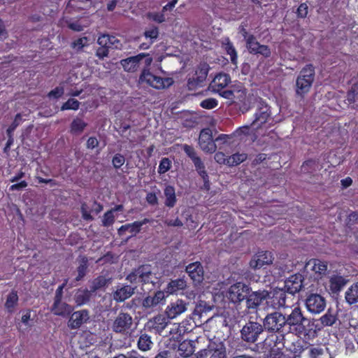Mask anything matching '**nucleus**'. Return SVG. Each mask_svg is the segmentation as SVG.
Returning a JSON list of instances; mask_svg holds the SVG:
<instances>
[{"label": "nucleus", "instance_id": "obj_44", "mask_svg": "<svg viewBox=\"0 0 358 358\" xmlns=\"http://www.w3.org/2000/svg\"><path fill=\"white\" fill-rule=\"evenodd\" d=\"M154 83V74L150 73L148 69H143L138 80L139 84L146 83L152 87Z\"/></svg>", "mask_w": 358, "mask_h": 358}, {"label": "nucleus", "instance_id": "obj_9", "mask_svg": "<svg viewBox=\"0 0 358 358\" xmlns=\"http://www.w3.org/2000/svg\"><path fill=\"white\" fill-rule=\"evenodd\" d=\"M251 292V287L242 282H238L231 285L227 291V297L234 303H241L245 299Z\"/></svg>", "mask_w": 358, "mask_h": 358}, {"label": "nucleus", "instance_id": "obj_28", "mask_svg": "<svg viewBox=\"0 0 358 358\" xmlns=\"http://www.w3.org/2000/svg\"><path fill=\"white\" fill-rule=\"evenodd\" d=\"M187 331L183 323H174L171 327L169 330L170 340L173 339L174 341L180 342L182 336Z\"/></svg>", "mask_w": 358, "mask_h": 358}, {"label": "nucleus", "instance_id": "obj_60", "mask_svg": "<svg viewBox=\"0 0 358 358\" xmlns=\"http://www.w3.org/2000/svg\"><path fill=\"white\" fill-rule=\"evenodd\" d=\"M197 308L200 312L206 313L210 312L213 308V306L208 304L204 301H201L197 306Z\"/></svg>", "mask_w": 358, "mask_h": 358}, {"label": "nucleus", "instance_id": "obj_35", "mask_svg": "<svg viewBox=\"0 0 358 358\" xmlns=\"http://www.w3.org/2000/svg\"><path fill=\"white\" fill-rule=\"evenodd\" d=\"M345 284L346 280L340 275H333L329 280V287L333 293L339 292Z\"/></svg>", "mask_w": 358, "mask_h": 358}, {"label": "nucleus", "instance_id": "obj_21", "mask_svg": "<svg viewBox=\"0 0 358 358\" xmlns=\"http://www.w3.org/2000/svg\"><path fill=\"white\" fill-rule=\"evenodd\" d=\"M186 272L195 283H200L203 279V269L200 262H196L186 266Z\"/></svg>", "mask_w": 358, "mask_h": 358}, {"label": "nucleus", "instance_id": "obj_52", "mask_svg": "<svg viewBox=\"0 0 358 358\" xmlns=\"http://www.w3.org/2000/svg\"><path fill=\"white\" fill-rule=\"evenodd\" d=\"M171 168V162L168 158H163L159 164L158 172L162 174L168 171Z\"/></svg>", "mask_w": 358, "mask_h": 358}, {"label": "nucleus", "instance_id": "obj_19", "mask_svg": "<svg viewBox=\"0 0 358 358\" xmlns=\"http://www.w3.org/2000/svg\"><path fill=\"white\" fill-rule=\"evenodd\" d=\"M90 320V313L87 310H80L73 313L68 321V327L71 329H79L83 324Z\"/></svg>", "mask_w": 358, "mask_h": 358}, {"label": "nucleus", "instance_id": "obj_40", "mask_svg": "<svg viewBox=\"0 0 358 358\" xmlns=\"http://www.w3.org/2000/svg\"><path fill=\"white\" fill-rule=\"evenodd\" d=\"M223 45L224 46V49H225L227 53L230 56V59H231V63L233 64L236 65L238 56H237L236 50L234 46L233 45L232 43L227 38L224 40Z\"/></svg>", "mask_w": 358, "mask_h": 358}, {"label": "nucleus", "instance_id": "obj_27", "mask_svg": "<svg viewBox=\"0 0 358 358\" xmlns=\"http://www.w3.org/2000/svg\"><path fill=\"white\" fill-rule=\"evenodd\" d=\"M135 289L136 287H132L129 285L123 286L114 292L113 299L117 302H122L134 294Z\"/></svg>", "mask_w": 358, "mask_h": 358}, {"label": "nucleus", "instance_id": "obj_4", "mask_svg": "<svg viewBox=\"0 0 358 358\" xmlns=\"http://www.w3.org/2000/svg\"><path fill=\"white\" fill-rule=\"evenodd\" d=\"M152 62V58L148 53H140L120 61L123 69L127 72H136L141 68L148 69Z\"/></svg>", "mask_w": 358, "mask_h": 358}, {"label": "nucleus", "instance_id": "obj_42", "mask_svg": "<svg viewBox=\"0 0 358 358\" xmlns=\"http://www.w3.org/2000/svg\"><path fill=\"white\" fill-rule=\"evenodd\" d=\"M248 157L245 153H235L227 158V165L229 166H237L246 160Z\"/></svg>", "mask_w": 358, "mask_h": 358}, {"label": "nucleus", "instance_id": "obj_13", "mask_svg": "<svg viewBox=\"0 0 358 358\" xmlns=\"http://www.w3.org/2000/svg\"><path fill=\"white\" fill-rule=\"evenodd\" d=\"M306 306L310 313L319 314L324 310L326 300L320 294H310L306 299Z\"/></svg>", "mask_w": 358, "mask_h": 358}, {"label": "nucleus", "instance_id": "obj_49", "mask_svg": "<svg viewBox=\"0 0 358 358\" xmlns=\"http://www.w3.org/2000/svg\"><path fill=\"white\" fill-rule=\"evenodd\" d=\"M144 36L146 38L151 40L156 39L159 36V30L157 27H152L148 29H146L144 32ZM153 41L150 43H152Z\"/></svg>", "mask_w": 358, "mask_h": 358}, {"label": "nucleus", "instance_id": "obj_14", "mask_svg": "<svg viewBox=\"0 0 358 358\" xmlns=\"http://www.w3.org/2000/svg\"><path fill=\"white\" fill-rule=\"evenodd\" d=\"M245 43L246 48L250 53L261 55L264 57H269L271 56V52L268 46L261 45L254 35L249 36L245 41Z\"/></svg>", "mask_w": 358, "mask_h": 358}, {"label": "nucleus", "instance_id": "obj_15", "mask_svg": "<svg viewBox=\"0 0 358 358\" xmlns=\"http://www.w3.org/2000/svg\"><path fill=\"white\" fill-rule=\"evenodd\" d=\"M189 303L182 299L170 303L166 308L165 314L169 319H175L187 311Z\"/></svg>", "mask_w": 358, "mask_h": 358}, {"label": "nucleus", "instance_id": "obj_30", "mask_svg": "<svg viewBox=\"0 0 358 358\" xmlns=\"http://www.w3.org/2000/svg\"><path fill=\"white\" fill-rule=\"evenodd\" d=\"M194 352V347L190 341H183L178 345V355L186 358L191 356Z\"/></svg>", "mask_w": 358, "mask_h": 358}, {"label": "nucleus", "instance_id": "obj_43", "mask_svg": "<svg viewBox=\"0 0 358 358\" xmlns=\"http://www.w3.org/2000/svg\"><path fill=\"white\" fill-rule=\"evenodd\" d=\"M336 314L330 309L320 318L321 323L324 326H332L336 322Z\"/></svg>", "mask_w": 358, "mask_h": 358}, {"label": "nucleus", "instance_id": "obj_39", "mask_svg": "<svg viewBox=\"0 0 358 358\" xmlns=\"http://www.w3.org/2000/svg\"><path fill=\"white\" fill-rule=\"evenodd\" d=\"M152 341L150 336L145 333H141L138 341V348L142 351H147L151 348Z\"/></svg>", "mask_w": 358, "mask_h": 358}, {"label": "nucleus", "instance_id": "obj_53", "mask_svg": "<svg viewBox=\"0 0 358 358\" xmlns=\"http://www.w3.org/2000/svg\"><path fill=\"white\" fill-rule=\"evenodd\" d=\"M114 220L115 217L113 210H108L103 215L102 220L103 225L105 227L110 226L114 222Z\"/></svg>", "mask_w": 358, "mask_h": 358}, {"label": "nucleus", "instance_id": "obj_29", "mask_svg": "<svg viewBox=\"0 0 358 358\" xmlns=\"http://www.w3.org/2000/svg\"><path fill=\"white\" fill-rule=\"evenodd\" d=\"M150 328L154 329L157 332L162 331L168 324L167 319L162 315H157L148 322Z\"/></svg>", "mask_w": 358, "mask_h": 358}, {"label": "nucleus", "instance_id": "obj_23", "mask_svg": "<svg viewBox=\"0 0 358 358\" xmlns=\"http://www.w3.org/2000/svg\"><path fill=\"white\" fill-rule=\"evenodd\" d=\"M230 76L226 73L217 74L210 84V89L214 92H220L230 83Z\"/></svg>", "mask_w": 358, "mask_h": 358}, {"label": "nucleus", "instance_id": "obj_63", "mask_svg": "<svg viewBox=\"0 0 358 358\" xmlns=\"http://www.w3.org/2000/svg\"><path fill=\"white\" fill-rule=\"evenodd\" d=\"M357 94V89L356 87H352L347 94V100L349 103H353L355 102Z\"/></svg>", "mask_w": 358, "mask_h": 358}, {"label": "nucleus", "instance_id": "obj_45", "mask_svg": "<svg viewBox=\"0 0 358 358\" xmlns=\"http://www.w3.org/2000/svg\"><path fill=\"white\" fill-rule=\"evenodd\" d=\"M109 280L106 279L104 276H99L95 278L91 284L90 289L91 292H95L96 290L100 289L108 283Z\"/></svg>", "mask_w": 358, "mask_h": 358}, {"label": "nucleus", "instance_id": "obj_51", "mask_svg": "<svg viewBox=\"0 0 358 358\" xmlns=\"http://www.w3.org/2000/svg\"><path fill=\"white\" fill-rule=\"evenodd\" d=\"M125 162L124 157L121 154H116L112 159V164L115 169H120Z\"/></svg>", "mask_w": 358, "mask_h": 358}, {"label": "nucleus", "instance_id": "obj_1", "mask_svg": "<svg viewBox=\"0 0 358 358\" xmlns=\"http://www.w3.org/2000/svg\"><path fill=\"white\" fill-rule=\"evenodd\" d=\"M285 320L289 331L294 332L298 336L308 334L310 321L303 315L300 307L293 308L287 316L285 315Z\"/></svg>", "mask_w": 358, "mask_h": 358}, {"label": "nucleus", "instance_id": "obj_18", "mask_svg": "<svg viewBox=\"0 0 358 358\" xmlns=\"http://www.w3.org/2000/svg\"><path fill=\"white\" fill-rule=\"evenodd\" d=\"M200 148L206 152H213L216 145L213 140L212 131L210 129H202L199 138Z\"/></svg>", "mask_w": 358, "mask_h": 358}, {"label": "nucleus", "instance_id": "obj_20", "mask_svg": "<svg viewBox=\"0 0 358 358\" xmlns=\"http://www.w3.org/2000/svg\"><path fill=\"white\" fill-rule=\"evenodd\" d=\"M266 294V290H258L250 292L246 297L247 308L250 310H257L260 304L264 301Z\"/></svg>", "mask_w": 358, "mask_h": 358}, {"label": "nucleus", "instance_id": "obj_46", "mask_svg": "<svg viewBox=\"0 0 358 358\" xmlns=\"http://www.w3.org/2000/svg\"><path fill=\"white\" fill-rule=\"evenodd\" d=\"M80 106V102L74 99H69L66 102H65L62 106L61 107L62 110H76L78 109Z\"/></svg>", "mask_w": 358, "mask_h": 358}, {"label": "nucleus", "instance_id": "obj_7", "mask_svg": "<svg viewBox=\"0 0 358 358\" xmlns=\"http://www.w3.org/2000/svg\"><path fill=\"white\" fill-rule=\"evenodd\" d=\"M134 319L132 316L123 311H120L112 322L111 330L122 335H127L132 331Z\"/></svg>", "mask_w": 358, "mask_h": 358}, {"label": "nucleus", "instance_id": "obj_37", "mask_svg": "<svg viewBox=\"0 0 358 358\" xmlns=\"http://www.w3.org/2000/svg\"><path fill=\"white\" fill-rule=\"evenodd\" d=\"M165 205L169 208H172L176 203V197L175 189L171 185H168L164 189Z\"/></svg>", "mask_w": 358, "mask_h": 358}, {"label": "nucleus", "instance_id": "obj_32", "mask_svg": "<svg viewBox=\"0 0 358 358\" xmlns=\"http://www.w3.org/2000/svg\"><path fill=\"white\" fill-rule=\"evenodd\" d=\"M87 123L79 117L73 120L70 125V133L73 135H80L83 132Z\"/></svg>", "mask_w": 358, "mask_h": 358}, {"label": "nucleus", "instance_id": "obj_54", "mask_svg": "<svg viewBox=\"0 0 358 358\" xmlns=\"http://www.w3.org/2000/svg\"><path fill=\"white\" fill-rule=\"evenodd\" d=\"M308 13V6L307 3H302L299 5L296 10L298 17L305 18Z\"/></svg>", "mask_w": 358, "mask_h": 358}, {"label": "nucleus", "instance_id": "obj_16", "mask_svg": "<svg viewBox=\"0 0 358 358\" xmlns=\"http://www.w3.org/2000/svg\"><path fill=\"white\" fill-rule=\"evenodd\" d=\"M273 257L268 251H261L256 253L250 261V266L253 269H259L264 265L272 264Z\"/></svg>", "mask_w": 358, "mask_h": 358}, {"label": "nucleus", "instance_id": "obj_33", "mask_svg": "<svg viewBox=\"0 0 358 358\" xmlns=\"http://www.w3.org/2000/svg\"><path fill=\"white\" fill-rule=\"evenodd\" d=\"M306 267H310L316 273L324 274L327 269V264L319 259H313L306 263Z\"/></svg>", "mask_w": 358, "mask_h": 358}, {"label": "nucleus", "instance_id": "obj_41", "mask_svg": "<svg viewBox=\"0 0 358 358\" xmlns=\"http://www.w3.org/2000/svg\"><path fill=\"white\" fill-rule=\"evenodd\" d=\"M18 296L17 292L15 291L11 292L7 296L6 301L5 303V307L8 313H13L15 307L17 304Z\"/></svg>", "mask_w": 358, "mask_h": 358}, {"label": "nucleus", "instance_id": "obj_11", "mask_svg": "<svg viewBox=\"0 0 358 358\" xmlns=\"http://www.w3.org/2000/svg\"><path fill=\"white\" fill-rule=\"evenodd\" d=\"M227 358L226 347L223 342L211 343L208 349L201 350L199 353L198 358Z\"/></svg>", "mask_w": 358, "mask_h": 358}, {"label": "nucleus", "instance_id": "obj_24", "mask_svg": "<svg viewBox=\"0 0 358 358\" xmlns=\"http://www.w3.org/2000/svg\"><path fill=\"white\" fill-rule=\"evenodd\" d=\"M148 222L149 220L145 218L142 221H137L131 224L122 225L118 229V234L119 235L122 236L124 234L126 231H129V233L131 234V236H134L141 231V227L143 225Z\"/></svg>", "mask_w": 358, "mask_h": 358}, {"label": "nucleus", "instance_id": "obj_17", "mask_svg": "<svg viewBox=\"0 0 358 358\" xmlns=\"http://www.w3.org/2000/svg\"><path fill=\"white\" fill-rule=\"evenodd\" d=\"M306 284L303 282V278L301 274H295L291 275L285 282V290L291 294H294L305 287Z\"/></svg>", "mask_w": 358, "mask_h": 358}, {"label": "nucleus", "instance_id": "obj_2", "mask_svg": "<svg viewBox=\"0 0 358 358\" xmlns=\"http://www.w3.org/2000/svg\"><path fill=\"white\" fill-rule=\"evenodd\" d=\"M131 283H141L142 285H151L152 287L157 278L152 273L150 265H143L134 269L126 278Z\"/></svg>", "mask_w": 358, "mask_h": 358}, {"label": "nucleus", "instance_id": "obj_25", "mask_svg": "<svg viewBox=\"0 0 358 358\" xmlns=\"http://www.w3.org/2000/svg\"><path fill=\"white\" fill-rule=\"evenodd\" d=\"M187 287V281L185 278H177L171 280L165 288V292L169 294H175Z\"/></svg>", "mask_w": 358, "mask_h": 358}, {"label": "nucleus", "instance_id": "obj_62", "mask_svg": "<svg viewBox=\"0 0 358 358\" xmlns=\"http://www.w3.org/2000/svg\"><path fill=\"white\" fill-rule=\"evenodd\" d=\"M28 185V183L25 180H22L20 182L12 185L9 187L10 191H20L24 188H26Z\"/></svg>", "mask_w": 358, "mask_h": 358}, {"label": "nucleus", "instance_id": "obj_59", "mask_svg": "<svg viewBox=\"0 0 358 358\" xmlns=\"http://www.w3.org/2000/svg\"><path fill=\"white\" fill-rule=\"evenodd\" d=\"M64 94V88L62 87H57L55 88L54 90H51L48 93V96L50 98H55L57 99L61 97Z\"/></svg>", "mask_w": 358, "mask_h": 358}, {"label": "nucleus", "instance_id": "obj_12", "mask_svg": "<svg viewBox=\"0 0 358 358\" xmlns=\"http://www.w3.org/2000/svg\"><path fill=\"white\" fill-rule=\"evenodd\" d=\"M209 70L206 63L200 64L196 68L194 74L188 79L187 86L189 90H194L198 86H202L206 80Z\"/></svg>", "mask_w": 358, "mask_h": 358}, {"label": "nucleus", "instance_id": "obj_36", "mask_svg": "<svg viewBox=\"0 0 358 358\" xmlns=\"http://www.w3.org/2000/svg\"><path fill=\"white\" fill-rule=\"evenodd\" d=\"M173 83V80L171 78H162L154 75V83L152 87L157 90H162L170 87Z\"/></svg>", "mask_w": 358, "mask_h": 358}, {"label": "nucleus", "instance_id": "obj_6", "mask_svg": "<svg viewBox=\"0 0 358 358\" xmlns=\"http://www.w3.org/2000/svg\"><path fill=\"white\" fill-rule=\"evenodd\" d=\"M287 296L283 289L266 290L265 297V308L266 310H279L289 306L287 303Z\"/></svg>", "mask_w": 358, "mask_h": 358}, {"label": "nucleus", "instance_id": "obj_22", "mask_svg": "<svg viewBox=\"0 0 358 358\" xmlns=\"http://www.w3.org/2000/svg\"><path fill=\"white\" fill-rule=\"evenodd\" d=\"M62 299H54V303L51 307V312L58 316L66 317L73 310L71 306L63 302Z\"/></svg>", "mask_w": 358, "mask_h": 358}, {"label": "nucleus", "instance_id": "obj_55", "mask_svg": "<svg viewBox=\"0 0 358 358\" xmlns=\"http://www.w3.org/2000/svg\"><path fill=\"white\" fill-rule=\"evenodd\" d=\"M66 24L68 28L74 31H81L83 30V26L78 21H66Z\"/></svg>", "mask_w": 358, "mask_h": 358}, {"label": "nucleus", "instance_id": "obj_5", "mask_svg": "<svg viewBox=\"0 0 358 358\" xmlns=\"http://www.w3.org/2000/svg\"><path fill=\"white\" fill-rule=\"evenodd\" d=\"M285 322V315L279 311H274L264 317L263 326L268 333L283 334L286 327Z\"/></svg>", "mask_w": 358, "mask_h": 358}, {"label": "nucleus", "instance_id": "obj_58", "mask_svg": "<svg viewBox=\"0 0 358 358\" xmlns=\"http://www.w3.org/2000/svg\"><path fill=\"white\" fill-rule=\"evenodd\" d=\"M87 41L88 39L87 37L80 38L73 43L72 46L78 50H81L83 47L87 45Z\"/></svg>", "mask_w": 358, "mask_h": 358}, {"label": "nucleus", "instance_id": "obj_31", "mask_svg": "<svg viewBox=\"0 0 358 358\" xmlns=\"http://www.w3.org/2000/svg\"><path fill=\"white\" fill-rule=\"evenodd\" d=\"M93 292L88 289H78L74 295V301L78 306L88 303Z\"/></svg>", "mask_w": 358, "mask_h": 358}, {"label": "nucleus", "instance_id": "obj_34", "mask_svg": "<svg viewBox=\"0 0 358 358\" xmlns=\"http://www.w3.org/2000/svg\"><path fill=\"white\" fill-rule=\"evenodd\" d=\"M256 129L252 127V124L250 126H243L237 129L234 135L236 137H239L241 139H243V136H250L251 141H254L256 139L254 130Z\"/></svg>", "mask_w": 358, "mask_h": 358}, {"label": "nucleus", "instance_id": "obj_3", "mask_svg": "<svg viewBox=\"0 0 358 358\" xmlns=\"http://www.w3.org/2000/svg\"><path fill=\"white\" fill-rule=\"evenodd\" d=\"M315 79V69L311 64L306 65L301 69L296 81V93L303 97L308 93Z\"/></svg>", "mask_w": 358, "mask_h": 358}, {"label": "nucleus", "instance_id": "obj_38", "mask_svg": "<svg viewBox=\"0 0 358 358\" xmlns=\"http://www.w3.org/2000/svg\"><path fill=\"white\" fill-rule=\"evenodd\" d=\"M345 299L349 304L358 302V282L352 285L345 292Z\"/></svg>", "mask_w": 358, "mask_h": 358}, {"label": "nucleus", "instance_id": "obj_8", "mask_svg": "<svg viewBox=\"0 0 358 358\" xmlns=\"http://www.w3.org/2000/svg\"><path fill=\"white\" fill-rule=\"evenodd\" d=\"M264 326L257 322H247L241 330V338L247 343H255L264 332Z\"/></svg>", "mask_w": 358, "mask_h": 358}, {"label": "nucleus", "instance_id": "obj_47", "mask_svg": "<svg viewBox=\"0 0 358 358\" xmlns=\"http://www.w3.org/2000/svg\"><path fill=\"white\" fill-rule=\"evenodd\" d=\"M147 17L149 20H153L157 23H162L165 22L166 18L164 14V12L162 13H155V12H150L147 13Z\"/></svg>", "mask_w": 358, "mask_h": 358}, {"label": "nucleus", "instance_id": "obj_56", "mask_svg": "<svg viewBox=\"0 0 358 358\" xmlns=\"http://www.w3.org/2000/svg\"><path fill=\"white\" fill-rule=\"evenodd\" d=\"M197 172L203 180V187L202 188L208 190L210 189V182L208 173L205 171V169L197 171Z\"/></svg>", "mask_w": 358, "mask_h": 358}, {"label": "nucleus", "instance_id": "obj_64", "mask_svg": "<svg viewBox=\"0 0 358 358\" xmlns=\"http://www.w3.org/2000/svg\"><path fill=\"white\" fill-rule=\"evenodd\" d=\"M323 354V350L320 348H311L309 350L310 358H317Z\"/></svg>", "mask_w": 358, "mask_h": 358}, {"label": "nucleus", "instance_id": "obj_48", "mask_svg": "<svg viewBox=\"0 0 358 358\" xmlns=\"http://www.w3.org/2000/svg\"><path fill=\"white\" fill-rule=\"evenodd\" d=\"M306 348L304 347L301 341H297L292 343L291 351L296 356H299Z\"/></svg>", "mask_w": 358, "mask_h": 358}, {"label": "nucleus", "instance_id": "obj_26", "mask_svg": "<svg viewBox=\"0 0 358 358\" xmlns=\"http://www.w3.org/2000/svg\"><path fill=\"white\" fill-rule=\"evenodd\" d=\"M165 299L164 292L158 291L154 296H148L142 301V306L145 309L152 308L159 304Z\"/></svg>", "mask_w": 358, "mask_h": 358}, {"label": "nucleus", "instance_id": "obj_57", "mask_svg": "<svg viewBox=\"0 0 358 358\" xmlns=\"http://www.w3.org/2000/svg\"><path fill=\"white\" fill-rule=\"evenodd\" d=\"M197 172L203 180V187L202 188L208 190L210 189V182L208 173L205 171V169L197 171Z\"/></svg>", "mask_w": 358, "mask_h": 358}, {"label": "nucleus", "instance_id": "obj_61", "mask_svg": "<svg viewBox=\"0 0 358 358\" xmlns=\"http://www.w3.org/2000/svg\"><path fill=\"white\" fill-rule=\"evenodd\" d=\"M109 41H110L109 35L108 34H103L98 38L97 43L101 46L110 48Z\"/></svg>", "mask_w": 358, "mask_h": 358}, {"label": "nucleus", "instance_id": "obj_10", "mask_svg": "<svg viewBox=\"0 0 358 358\" xmlns=\"http://www.w3.org/2000/svg\"><path fill=\"white\" fill-rule=\"evenodd\" d=\"M271 120L269 106L261 100L257 103V111L255 114V120L252 122L253 128H261L264 124Z\"/></svg>", "mask_w": 358, "mask_h": 358}, {"label": "nucleus", "instance_id": "obj_50", "mask_svg": "<svg viewBox=\"0 0 358 358\" xmlns=\"http://www.w3.org/2000/svg\"><path fill=\"white\" fill-rule=\"evenodd\" d=\"M200 106L206 109H213L217 106V101L213 98H208L203 100Z\"/></svg>", "mask_w": 358, "mask_h": 358}]
</instances>
